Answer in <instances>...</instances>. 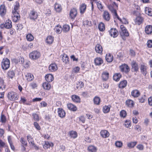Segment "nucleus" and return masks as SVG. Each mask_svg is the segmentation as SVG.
I'll return each instance as SVG.
<instances>
[{"label":"nucleus","instance_id":"obj_31","mask_svg":"<svg viewBox=\"0 0 152 152\" xmlns=\"http://www.w3.org/2000/svg\"><path fill=\"white\" fill-rule=\"evenodd\" d=\"M42 87L45 89L49 90L51 88V85L49 82H45L42 84Z\"/></svg>","mask_w":152,"mask_h":152},{"label":"nucleus","instance_id":"obj_22","mask_svg":"<svg viewBox=\"0 0 152 152\" xmlns=\"http://www.w3.org/2000/svg\"><path fill=\"white\" fill-rule=\"evenodd\" d=\"M131 65L132 68L134 71H137L138 70L139 68L137 64L134 61L132 62Z\"/></svg>","mask_w":152,"mask_h":152},{"label":"nucleus","instance_id":"obj_3","mask_svg":"<svg viewBox=\"0 0 152 152\" xmlns=\"http://www.w3.org/2000/svg\"><path fill=\"white\" fill-rule=\"evenodd\" d=\"M41 56L40 53L37 50L34 51L29 54V56L32 60H35L38 59Z\"/></svg>","mask_w":152,"mask_h":152},{"label":"nucleus","instance_id":"obj_53","mask_svg":"<svg viewBox=\"0 0 152 152\" xmlns=\"http://www.w3.org/2000/svg\"><path fill=\"white\" fill-rule=\"evenodd\" d=\"M8 76L12 78L15 75V73L13 71H9L7 73Z\"/></svg>","mask_w":152,"mask_h":152},{"label":"nucleus","instance_id":"obj_14","mask_svg":"<svg viewBox=\"0 0 152 152\" xmlns=\"http://www.w3.org/2000/svg\"><path fill=\"white\" fill-rule=\"evenodd\" d=\"M58 69L56 64L55 63L51 64L49 66V69L51 72H54Z\"/></svg>","mask_w":152,"mask_h":152},{"label":"nucleus","instance_id":"obj_46","mask_svg":"<svg viewBox=\"0 0 152 152\" xmlns=\"http://www.w3.org/2000/svg\"><path fill=\"white\" fill-rule=\"evenodd\" d=\"M97 6L99 9L101 11H102L103 9V6L102 3L100 1L98 2L97 4Z\"/></svg>","mask_w":152,"mask_h":152},{"label":"nucleus","instance_id":"obj_35","mask_svg":"<svg viewBox=\"0 0 152 152\" xmlns=\"http://www.w3.org/2000/svg\"><path fill=\"white\" fill-rule=\"evenodd\" d=\"M108 7L109 10L111 12H112L117 15L116 11L115 9V7L113 6L111 4H110L108 5Z\"/></svg>","mask_w":152,"mask_h":152},{"label":"nucleus","instance_id":"obj_36","mask_svg":"<svg viewBox=\"0 0 152 152\" xmlns=\"http://www.w3.org/2000/svg\"><path fill=\"white\" fill-rule=\"evenodd\" d=\"M5 24V28L7 29H9L11 28L12 26L11 21L9 20H8L6 21Z\"/></svg>","mask_w":152,"mask_h":152},{"label":"nucleus","instance_id":"obj_18","mask_svg":"<svg viewBox=\"0 0 152 152\" xmlns=\"http://www.w3.org/2000/svg\"><path fill=\"white\" fill-rule=\"evenodd\" d=\"M86 5L84 3L82 4L80 6V10L81 14H83L85 12L86 8Z\"/></svg>","mask_w":152,"mask_h":152},{"label":"nucleus","instance_id":"obj_60","mask_svg":"<svg viewBox=\"0 0 152 152\" xmlns=\"http://www.w3.org/2000/svg\"><path fill=\"white\" fill-rule=\"evenodd\" d=\"M131 124V123L130 121H126L125 122L124 125L126 127L128 128L130 126Z\"/></svg>","mask_w":152,"mask_h":152},{"label":"nucleus","instance_id":"obj_25","mask_svg":"<svg viewBox=\"0 0 152 152\" xmlns=\"http://www.w3.org/2000/svg\"><path fill=\"white\" fill-rule=\"evenodd\" d=\"M131 95L134 97H137L140 95V93L138 90H134L132 91Z\"/></svg>","mask_w":152,"mask_h":152},{"label":"nucleus","instance_id":"obj_58","mask_svg":"<svg viewBox=\"0 0 152 152\" xmlns=\"http://www.w3.org/2000/svg\"><path fill=\"white\" fill-rule=\"evenodd\" d=\"M120 116L123 117H125L126 115V113L125 111L124 110H122L120 112Z\"/></svg>","mask_w":152,"mask_h":152},{"label":"nucleus","instance_id":"obj_62","mask_svg":"<svg viewBox=\"0 0 152 152\" xmlns=\"http://www.w3.org/2000/svg\"><path fill=\"white\" fill-rule=\"evenodd\" d=\"M34 125L37 129L39 130L41 129V127L37 123L35 122H34Z\"/></svg>","mask_w":152,"mask_h":152},{"label":"nucleus","instance_id":"obj_11","mask_svg":"<svg viewBox=\"0 0 152 152\" xmlns=\"http://www.w3.org/2000/svg\"><path fill=\"white\" fill-rule=\"evenodd\" d=\"M147 66L145 64H141L140 67V71L141 73L144 75H145L147 74Z\"/></svg>","mask_w":152,"mask_h":152},{"label":"nucleus","instance_id":"obj_41","mask_svg":"<svg viewBox=\"0 0 152 152\" xmlns=\"http://www.w3.org/2000/svg\"><path fill=\"white\" fill-rule=\"evenodd\" d=\"M126 105L130 107H132L134 104V102L131 100H126Z\"/></svg>","mask_w":152,"mask_h":152},{"label":"nucleus","instance_id":"obj_28","mask_svg":"<svg viewBox=\"0 0 152 152\" xmlns=\"http://www.w3.org/2000/svg\"><path fill=\"white\" fill-rule=\"evenodd\" d=\"M105 59L107 62H111L113 60V57L110 54L108 53L106 54Z\"/></svg>","mask_w":152,"mask_h":152},{"label":"nucleus","instance_id":"obj_54","mask_svg":"<svg viewBox=\"0 0 152 152\" xmlns=\"http://www.w3.org/2000/svg\"><path fill=\"white\" fill-rule=\"evenodd\" d=\"M32 115L34 119L36 121H39V117L38 115L36 113H34L32 114Z\"/></svg>","mask_w":152,"mask_h":152},{"label":"nucleus","instance_id":"obj_13","mask_svg":"<svg viewBox=\"0 0 152 152\" xmlns=\"http://www.w3.org/2000/svg\"><path fill=\"white\" fill-rule=\"evenodd\" d=\"M58 115L61 118H64L65 116L66 113L65 111L62 108H58Z\"/></svg>","mask_w":152,"mask_h":152},{"label":"nucleus","instance_id":"obj_16","mask_svg":"<svg viewBox=\"0 0 152 152\" xmlns=\"http://www.w3.org/2000/svg\"><path fill=\"white\" fill-rule=\"evenodd\" d=\"M103 18L106 21H108L110 19V15L107 11H104L103 14Z\"/></svg>","mask_w":152,"mask_h":152},{"label":"nucleus","instance_id":"obj_17","mask_svg":"<svg viewBox=\"0 0 152 152\" xmlns=\"http://www.w3.org/2000/svg\"><path fill=\"white\" fill-rule=\"evenodd\" d=\"M12 19L15 22H17L20 18V15L18 12H15L12 13Z\"/></svg>","mask_w":152,"mask_h":152},{"label":"nucleus","instance_id":"obj_59","mask_svg":"<svg viewBox=\"0 0 152 152\" xmlns=\"http://www.w3.org/2000/svg\"><path fill=\"white\" fill-rule=\"evenodd\" d=\"M80 70V68L78 67H76L73 68L72 72L75 73H78Z\"/></svg>","mask_w":152,"mask_h":152},{"label":"nucleus","instance_id":"obj_48","mask_svg":"<svg viewBox=\"0 0 152 152\" xmlns=\"http://www.w3.org/2000/svg\"><path fill=\"white\" fill-rule=\"evenodd\" d=\"M99 28L100 31H103L105 29V26L102 23H100L99 25Z\"/></svg>","mask_w":152,"mask_h":152},{"label":"nucleus","instance_id":"obj_49","mask_svg":"<svg viewBox=\"0 0 152 152\" xmlns=\"http://www.w3.org/2000/svg\"><path fill=\"white\" fill-rule=\"evenodd\" d=\"M70 29L69 26L67 25H65L63 26L62 30L64 32H67Z\"/></svg>","mask_w":152,"mask_h":152},{"label":"nucleus","instance_id":"obj_9","mask_svg":"<svg viewBox=\"0 0 152 152\" xmlns=\"http://www.w3.org/2000/svg\"><path fill=\"white\" fill-rule=\"evenodd\" d=\"M121 70L122 72H124L127 73L129 71V66L126 64H124L121 66H120Z\"/></svg>","mask_w":152,"mask_h":152},{"label":"nucleus","instance_id":"obj_4","mask_svg":"<svg viewBox=\"0 0 152 152\" xmlns=\"http://www.w3.org/2000/svg\"><path fill=\"white\" fill-rule=\"evenodd\" d=\"M8 99L11 101H15L18 98V95L16 92L13 91L9 92L7 95Z\"/></svg>","mask_w":152,"mask_h":152},{"label":"nucleus","instance_id":"obj_64","mask_svg":"<svg viewBox=\"0 0 152 152\" xmlns=\"http://www.w3.org/2000/svg\"><path fill=\"white\" fill-rule=\"evenodd\" d=\"M147 46L149 48L152 47V40H149L147 42Z\"/></svg>","mask_w":152,"mask_h":152},{"label":"nucleus","instance_id":"obj_34","mask_svg":"<svg viewBox=\"0 0 152 152\" xmlns=\"http://www.w3.org/2000/svg\"><path fill=\"white\" fill-rule=\"evenodd\" d=\"M121 76V75L120 73H116L113 75V79L115 81H118L119 80Z\"/></svg>","mask_w":152,"mask_h":152},{"label":"nucleus","instance_id":"obj_23","mask_svg":"<svg viewBox=\"0 0 152 152\" xmlns=\"http://www.w3.org/2000/svg\"><path fill=\"white\" fill-rule=\"evenodd\" d=\"M62 59L63 62L65 63L66 64H67L69 63V59L67 55L65 54L62 56Z\"/></svg>","mask_w":152,"mask_h":152},{"label":"nucleus","instance_id":"obj_40","mask_svg":"<svg viewBox=\"0 0 152 152\" xmlns=\"http://www.w3.org/2000/svg\"><path fill=\"white\" fill-rule=\"evenodd\" d=\"M84 85V83L82 82H78L76 84V87L77 89L79 90L83 87Z\"/></svg>","mask_w":152,"mask_h":152},{"label":"nucleus","instance_id":"obj_10","mask_svg":"<svg viewBox=\"0 0 152 152\" xmlns=\"http://www.w3.org/2000/svg\"><path fill=\"white\" fill-rule=\"evenodd\" d=\"M143 20L144 19L143 18L140 16H139L136 17V18L134 20V21L136 24L140 25L142 23Z\"/></svg>","mask_w":152,"mask_h":152},{"label":"nucleus","instance_id":"obj_38","mask_svg":"<svg viewBox=\"0 0 152 152\" xmlns=\"http://www.w3.org/2000/svg\"><path fill=\"white\" fill-rule=\"evenodd\" d=\"M53 145L52 143H50L48 141H45V143L43 145V148L45 149H47L50 146H53Z\"/></svg>","mask_w":152,"mask_h":152},{"label":"nucleus","instance_id":"obj_32","mask_svg":"<svg viewBox=\"0 0 152 152\" xmlns=\"http://www.w3.org/2000/svg\"><path fill=\"white\" fill-rule=\"evenodd\" d=\"M72 99L73 101L75 102L78 103L80 102V98L78 96L73 95L72 96Z\"/></svg>","mask_w":152,"mask_h":152},{"label":"nucleus","instance_id":"obj_37","mask_svg":"<svg viewBox=\"0 0 152 152\" xmlns=\"http://www.w3.org/2000/svg\"><path fill=\"white\" fill-rule=\"evenodd\" d=\"M145 13L149 16H152V9L149 7L145 8Z\"/></svg>","mask_w":152,"mask_h":152},{"label":"nucleus","instance_id":"obj_61","mask_svg":"<svg viewBox=\"0 0 152 152\" xmlns=\"http://www.w3.org/2000/svg\"><path fill=\"white\" fill-rule=\"evenodd\" d=\"M115 146L118 147H121L122 145V143L120 141H117L115 143Z\"/></svg>","mask_w":152,"mask_h":152},{"label":"nucleus","instance_id":"obj_7","mask_svg":"<svg viewBox=\"0 0 152 152\" xmlns=\"http://www.w3.org/2000/svg\"><path fill=\"white\" fill-rule=\"evenodd\" d=\"M111 37H117L118 35V31L116 28H111L110 31H109Z\"/></svg>","mask_w":152,"mask_h":152},{"label":"nucleus","instance_id":"obj_43","mask_svg":"<svg viewBox=\"0 0 152 152\" xmlns=\"http://www.w3.org/2000/svg\"><path fill=\"white\" fill-rule=\"evenodd\" d=\"M109 75V74L108 72H104L103 73L102 76L103 80L104 81L107 80L108 78Z\"/></svg>","mask_w":152,"mask_h":152},{"label":"nucleus","instance_id":"obj_42","mask_svg":"<svg viewBox=\"0 0 152 152\" xmlns=\"http://www.w3.org/2000/svg\"><path fill=\"white\" fill-rule=\"evenodd\" d=\"M88 150L90 152H96V148L92 145L88 146Z\"/></svg>","mask_w":152,"mask_h":152},{"label":"nucleus","instance_id":"obj_45","mask_svg":"<svg viewBox=\"0 0 152 152\" xmlns=\"http://www.w3.org/2000/svg\"><path fill=\"white\" fill-rule=\"evenodd\" d=\"M110 106L105 105L103 107V111L104 113H108L110 110Z\"/></svg>","mask_w":152,"mask_h":152},{"label":"nucleus","instance_id":"obj_12","mask_svg":"<svg viewBox=\"0 0 152 152\" xmlns=\"http://www.w3.org/2000/svg\"><path fill=\"white\" fill-rule=\"evenodd\" d=\"M6 12V10L4 5H1L0 6V15L3 16L5 15Z\"/></svg>","mask_w":152,"mask_h":152},{"label":"nucleus","instance_id":"obj_30","mask_svg":"<svg viewBox=\"0 0 152 152\" xmlns=\"http://www.w3.org/2000/svg\"><path fill=\"white\" fill-rule=\"evenodd\" d=\"M127 82L126 80H124L121 81L119 84L118 87L120 88H124L127 85Z\"/></svg>","mask_w":152,"mask_h":152},{"label":"nucleus","instance_id":"obj_5","mask_svg":"<svg viewBox=\"0 0 152 152\" xmlns=\"http://www.w3.org/2000/svg\"><path fill=\"white\" fill-rule=\"evenodd\" d=\"M38 15L37 12L33 10L31 11L29 14V18L31 20H35L38 18Z\"/></svg>","mask_w":152,"mask_h":152},{"label":"nucleus","instance_id":"obj_20","mask_svg":"<svg viewBox=\"0 0 152 152\" xmlns=\"http://www.w3.org/2000/svg\"><path fill=\"white\" fill-rule=\"evenodd\" d=\"M100 134L101 136L104 138L107 137L109 136V133L106 130H102L100 132Z\"/></svg>","mask_w":152,"mask_h":152},{"label":"nucleus","instance_id":"obj_47","mask_svg":"<svg viewBox=\"0 0 152 152\" xmlns=\"http://www.w3.org/2000/svg\"><path fill=\"white\" fill-rule=\"evenodd\" d=\"M137 143L136 142H131L128 143L127 144V146L130 148H132L134 147Z\"/></svg>","mask_w":152,"mask_h":152},{"label":"nucleus","instance_id":"obj_51","mask_svg":"<svg viewBox=\"0 0 152 152\" xmlns=\"http://www.w3.org/2000/svg\"><path fill=\"white\" fill-rule=\"evenodd\" d=\"M70 136L71 137L75 138L77 137V133L75 131H71L70 133Z\"/></svg>","mask_w":152,"mask_h":152},{"label":"nucleus","instance_id":"obj_1","mask_svg":"<svg viewBox=\"0 0 152 152\" xmlns=\"http://www.w3.org/2000/svg\"><path fill=\"white\" fill-rule=\"evenodd\" d=\"M1 65V68L3 69L7 70L10 66V61L7 58H4L2 60Z\"/></svg>","mask_w":152,"mask_h":152},{"label":"nucleus","instance_id":"obj_15","mask_svg":"<svg viewBox=\"0 0 152 152\" xmlns=\"http://www.w3.org/2000/svg\"><path fill=\"white\" fill-rule=\"evenodd\" d=\"M94 62L96 65L99 66L103 63V60L102 58L97 57L94 59Z\"/></svg>","mask_w":152,"mask_h":152},{"label":"nucleus","instance_id":"obj_39","mask_svg":"<svg viewBox=\"0 0 152 152\" xmlns=\"http://www.w3.org/2000/svg\"><path fill=\"white\" fill-rule=\"evenodd\" d=\"M54 30L57 34H59L61 33L62 28L60 26L57 25L55 27Z\"/></svg>","mask_w":152,"mask_h":152},{"label":"nucleus","instance_id":"obj_52","mask_svg":"<svg viewBox=\"0 0 152 152\" xmlns=\"http://www.w3.org/2000/svg\"><path fill=\"white\" fill-rule=\"evenodd\" d=\"M20 141L21 143L22 144V145H23L25 146H27V142L25 140L23 137H22L21 138Z\"/></svg>","mask_w":152,"mask_h":152},{"label":"nucleus","instance_id":"obj_56","mask_svg":"<svg viewBox=\"0 0 152 152\" xmlns=\"http://www.w3.org/2000/svg\"><path fill=\"white\" fill-rule=\"evenodd\" d=\"M146 99V96L145 95H143L139 98V100L140 102L141 103H143Z\"/></svg>","mask_w":152,"mask_h":152},{"label":"nucleus","instance_id":"obj_27","mask_svg":"<svg viewBox=\"0 0 152 152\" xmlns=\"http://www.w3.org/2000/svg\"><path fill=\"white\" fill-rule=\"evenodd\" d=\"M55 10L58 12H60L62 10V7L61 4L56 3L54 5Z\"/></svg>","mask_w":152,"mask_h":152},{"label":"nucleus","instance_id":"obj_2","mask_svg":"<svg viewBox=\"0 0 152 152\" xmlns=\"http://www.w3.org/2000/svg\"><path fill=\"white\" fill-rule=\"evenodd\" d=\"M120 28L121 31L120 32V34L122 39L125 40L126 39L125 37L129 36V33L125 27L123 25H121L120 26Z\"/></svg>","mask_w":152,"mask_h":152},{"label":"nucleus","instance_id":"obj_33","mask_svg":"<svg viewBox=\"0 0 152 152\" xmlns=\"http://www.w3.org/2000/svg\"><path fill=\"white\" fill-rule=\"evenodd\" d=\"M54 40V38L53 37L49 36L47 37L46 39V42L48 44H52Z\"/></svg>","mask_w":152,"mask_h":152},{"label":"nucleus","instance_id":"obj_57","mask_svg":"<svg viewBox=\"0 0 152 152\" xmlns=\"http://www.w3.org/2000/svg\"><path fill=\"white\" fill-rule=\"evenodd\" d=\"M97 0H91V10L92 11H93L94 7V5L95 4H97L98 1H97Z\"/></svg>","mask_w":152,"mask_h":152},{"label":"nucleus","instance_id":"obj_8","mask_svg":"<svg viewBox=\"0 0 152 152\" xmlns=\"http://www.w3.org/2000/svg\"><path fill=\"white\" fill-rule=\"evenodd\" d=\"M77 14V10L75 8H73L70 10L69 15L72 19H74L76 17Z\"/></svg>","mask_w":152,"mask_h":152},{"label":"nucleus","instance_id":"obj_63","mask_svg":"<svg viewBox=\"0 0 152 152\" xmlns=\"http://www.w3.org/2000/svg\"><path fill=\"white\" fill-rule=\"evenodd\" d=\"M1 121L2 123H5L6 121V117L4 115H1Z\"/></svg>","mask_w":152,"mask_h":152},{"label":"nucleus","instance_id":"obj_26","mask_svg":"<svg viewBox=\"0 0 152 152\" xmlns=\"http://www.w3.org/2000/svg\"><path fill=\"white\" fill-rule=\"evenodd\" d=\"M67 107L69 109L73 111H76L77 109L76 106L71 103L68 104Z\"/></svg>","mask_w":152,"mask_h":152},{"label":"nucleus","instance_id":"obj_55","mask_svg":"<svg viewBox=\"0 0 152 152\" xmlns=\"http://www.w3.org/2000/svg\"><path fill=\"white\" fill-rule=\"evenodd\" d=\"M29 86L32 89H34L37 88V85L36 83L33 82L31 83L30 84Z\"/></svg>","mask_w":152,"mask_h":152},{"label":"nucleus","instance_id":"obj_44","mask_svg":"<svg viewBox=\"0 0 152 152\" xmlns=\"http://www.w3.org/2000/svg\"><path fill=\"white\" fill-rule=\"evenodd\" d=\"M100 102V98L98 96H95L94 99V102L95 104L96 105H99Z\"/></svg>","mask_w":152,"mask_h":152},{"label":"nucleus","instance_id":"obj_29","mask_svg":"<svg viewBox=\"0 0 152 152\" xmlns=\"http://www.w3.org/2000/svg\"><path fill=\"white\" fill-rule=\"evenodd\" d=\"M27 80L28 81H30L32 80L34 78L33 75L31 73H26L25 75Z\"/></svg>","mask_w":152,"mask_h":152},{"label":"nucleus","instance_id":"obj_50","mask_svg":"<svg viewBox=\"0 0 152 152\" xmlns=\"http://www.w3.org/2000/svg\"><path fill=\"white\" fill-rule=\"evenodd\" d=\"M26 39L28 41H31L34 39V37L31 34H28L26 36Z\"/></svg>","mask_w":152,"mask_h":152},{"label":"nucleus","instance_id":"obj_6","mask_svg":"<svg viewBox=\"0 0 152 152\" xmlns=\"http://www.w3.org/2000/svg\"><path fill=\"white\" fill-rule=\"evenodd\" d=\"M27 140L29 144L32 147H37L35 145L34 140L30 134H28L27 136Z\"/></svg>","mask_w":152,"mask_h":152},{"label":"nucleus","instance_id":"obj_21","mask_svg":"<svg viewBox=\"0 0 152 152\" xmlns=\"http://www.w3.org/2000/svg\"><path fill=\"white\" fill-rule=\"evenodd\" d=\"M145 31L148 34H151L152 32V26L151 25H147L145 28Z\"/></svg>","mask_w":152,"mask_h":152},{"label":"nucleus","instance_id":"obj_19","mask_svg":"<svg viewBox=\"0 0 152 152\" xmlns=\"http://www.w3.org/2000/svg\"><path fill=\"white\" fill-rule=\"evenodd\" d=\"M53 76L51 74H48L45 76V79L48 82H50L53 80Z\"/></svg>","mask_w":152,"mask_h":152},{"label":"nucleus","instance_id":"obj_24","mask_svg":"<svg viewBox=\"0 0 152 152\" xmlns=\"http://www.w3.org/2000/svg\"><path fill=\"white\" fill-rule=\"evenodd\" d=\"M95 50L97 53H101L102 51V46L100 44H97L95 46Z\"/></svg>","mask_w":152,"mask_h":152}]
</instances>
